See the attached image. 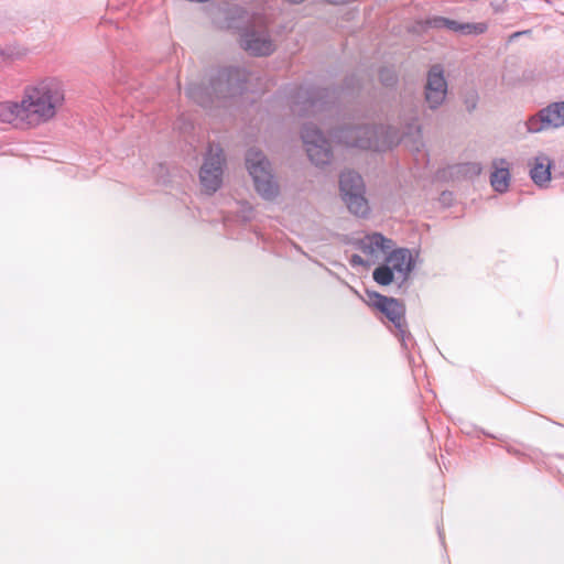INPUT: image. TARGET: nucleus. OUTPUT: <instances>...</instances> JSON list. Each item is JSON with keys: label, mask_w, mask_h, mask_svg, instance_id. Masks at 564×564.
<instances>
[{"label": "nucleus", "mask_w": 564, "mask_h": 564, "mask_svg": "<svg viewBox=\"0 0 564 564\" xmlns=\"http://www.w3.org/2000/svg\"><path fill=\"white\" fill-rule=\"evenodd\" d=\"M380 77H381L382 82H386L383 74H380Z\"/></svg>", "instance_id": "412c9836"}, {"label": "nucleus", "mask_w": 564, "mask_h": 564, "mask_svg": "<svg viewBox=\"0 0 564 564\" xmlns=\"http://www.w3.org/2000/svg\"><path fill=\"white\" fill-rule=\"evenodd\" d=\"M394 273L395 272L392 268L387 263V265H381L375 269L372 276L378 284L389 285L393 282Z\"/></svg>", "instance_id": "f3484780"}, {"label": "nucleus", "mask_w": 564, "mask_h": 564, "mask_svg": "<svg viewBox=\"0 0 564 564\" xmlns=\"http://www.w3.org/2000/svg\"><path fill=\"white\" fill-rule=\"evenodd\" d=\"M246 166L251 175L256 191L265 199L279 194V186L271 174L270 163L262 152L250 149L246 156Z\"/></svg>", "instance_id": "f03ea898"}, {"label": "nucleus", "mask_w": 564, "mask_h": 564, "mask_svg": "<svg viewBox=\"0 0 564 564\" xmlns=\"http://www.w3.org/2000/svg\"><path fill=\"white\" fill-rule=\"evenodd\" d=\"M447 83L444 77L443 68L440 65H434L427 75L425 87V98L431 108L440 106L446 96Z\"/></svg>", "instance_id": "6e6552de"}, {"label": "nucleus", "mask_w": 564, "mask_h": 564, "mask_svg": "<svg viewBox=\"0 0 564 564\" xmlns=\"http://www.w3.org/2000/svg\"><path fill=\"white\" fill-rule=\"evenodd\" d=\"M28 55V50L20 45H11L0 51V65L2 68L22 61Z\"/></svg>", "instance_id": "dca6fc26"}, {"label": "nucleus", "mask_w": 564, "mask_h": 564, "mask_svg": "<svg viewBox=\"0 0 564 564\" xmlns=\"http://www.w3.org/2000/svg\"><path fill=\"white\" fill-rule=\"evenodd\" d=\"M243 50L256 56L269 55L273 52V44L264 32H250L241 41Z\"/></svg>", "instance_id": "9d476101"}, {"label": "nucleus", "mask_w": 564, "mask_h": 564, "mask_svg": "<svg viewBox=\"0 0 564 564\" xmlns=\"http://www.w3.org/2000/svg\"><path fill=\"white\" fill-rule=\"evenodd\" d=\"M65 105V89L56 78H44L24 87L18 101L0 102V121L36 129L54 121Z\"/></svg>", "instance_id": "f257e3e1"}, {"label": "nucleus", "mask_w": 564, "mask_h": 564, "mask_svg": "<svg viewBox=\"0 0 564 564\" xmlns=\"http://www.w3.org/2000/svg\"><path fill=\"white\" fill-rule=\"evenodd\" d=\"M237 75H238V72H237V70H235V72H229V73H228V75H227V83H228V85L231 83L232 77H234V76H237Z\"/></svg>", "instance_id": "a211bd4d"}, {"label": "nucleus", "mask_w": 564, "mask_h": 564, "mask_svg": "<svg viewBox=\"0 0 564 564\" xmlns=\"http://www.w3.org/2000/svg\"><path fill=\"white\" fill-rule=\"evenodd\" d=\"M380 77H381L382 82H386L383 74H380Z\"/></svg>", "instance_id": "5701e85b"}, {"label": "nucleus", "mask_w": 564, "mask_h": 564, "mask_svg": "<svg viewBox=\"0 0 564 564\" xmlns=\"http://www.w3.org/2000/svg\"><path fill=\"white\" fill-rule=\"evenodd\" d=\"M365 303L375 312L382 314L398 329L405 326V306L402 301L382 295L375 291L366 292Z\"/></svg>", "instance_id": "39448f33"}, {"label": "nucleus", "mask_w": 564, "mask_h": 564, "mask_svg": "<svg viewBox=\"0 0 564 564\" xmlns=\"http://www.w3.org/2000/svg\"><path fill=\"white\" fill-rule=\"evenodd\" d=\"M387 263L402 279H406L414 267L412 254L408 249H397L386 258Z\"/></svg>", "instance_id": "9b49d317"}, {"label": "nucleus", "mask_w": 564, "mask_h": 564, "mask_svg": "<svg viewBox=\"0 0 564 564\" xmlns=\"http://www.w3.org/2000/svg\"><path fill=\"white\" fill-rule=\"evenodd\" d=\"M380 77H381L382 82H386L383 74H380Z\"/></svg>", "instance_id": "4be33fe9"}, {"label": "nucleus", "mask_w": 564, "mask_h": 564, "mask_svg": "<svg viewBox=\"0 0 564 564\" xmlns=\"http://www.w3.org/2000/svg\"><path fill=\"white\" fill-rule=\"evenodd\" d=\"M492 173L490 184L495 191L505 193L510 185L509 164L505 159H497L492 162Z\"/></svg>", "instance_id": "f8f14e48"}, {"label": "nucleus", "mask_w": 564, "mask_h": 564, "mask_svg": "<svg viewBox=\"0 0 564 564\" xmlns=\"http://www.w3.org/2000/svg\"><path fill=\"white\" fill-rule=\"evenodd\" d=\"M288 1H289V2H291V3H301V2H303L304 0H288Z\"/></svg>", "instance_id": "aec40b11"}, {"label": "nucleus", "mask_w": 564, "mask_h": 564, "mask_svg": "<svg viewBox=\"0 0 564 564\" xmlns=\"http://www.w3.org/2000/svg\"><path fill=\"white\" fill-rule=\"evenodd\" d=\"M225 156L219 147H210L199 171L202 189L206 194H214L223 184Z\"/></svg>", "instance_id": "20e7f679"}, {"label": "nucleus", "mask_w": 564, "mask_h": 564, "mask_svg": "<svg viewBox=\"0 0 564 564\" xmlns=\"http://www.w3.org/2000/svg\"><path fill=\"white\" fill-rule=\"evenodd\" d=\"M357 245L371 262H377L386 257L393 247L392 240L378 232L365 236L358 240Z\"/></svg>", "instance_id": "1a4fd4ad"}, {"label": "nucleus", "mask_w": 564, "mask_h": 564, "mask_svg": "<svg viewBox=\"0 0 564 564\" xmlns=\"http://www.w3.org/2000/svg\"><path fill=\"white\" fill-rule=\"evenodd\" d=\"M337 140L348 147L379 150L377 131L371 127H354L336 132Z\"/></svg>", "instance_id": "0eeeda50"}, {"label": "nucleus", "mask_w": 564, "mask_h": 564, "mask_svg": "<svg viewBox=\"0 0 564 564\" xmlns=\"http://www.w3.org/2000/svg\"><path fill=\"white\" fill-rule=\"evenodd\" d=\"M433 26L440 28L445 26L448 30L454 32H458L462 34H482L487 31V24L484 22L480 23H459L455 20H449L445 18L435 19L433 21Z\"/></svg>", "instance_id": "ddd939ff"}, {"label": "nucleus", "mask_w": 564, "mask_h": 564, "mask_svg": "<svg viewBox=\"0 0 564 564\" xmlns=\"http://www.w3.org/2000/svg\"><path fill=\"white\" fill-rule=\"evenodd\" d=\"M543 128H560L564 126V101L554 102L539 112Z\"/></svg>", "instance_id": "4468645a"}, {"label": "nucleus", "mask_w": 564, "mask_h": 564, "mask_svg": "<svg viewBox=\"0 0 564 564\" xmlns=\"http://www.w3.org/2000/svg\"><path fill=\"white\" fill-rule=\"evenodd\" d=\"M530 176L539 186L549 183L551 180V160L546 155H538L531 166Z\"/></svg>", "instance_id": "2eb2a0df"}, {"label": "nucleus", "mask_w": 564, "mask_h": 564, "mask_svg": "<svg viewBox=\"0 0 564 564\" xmlns=\"http://www.w3.org/2000/svg\"><path fill=\"white\" fill-rule=\"evenodd\" d=\"M303 143L310 160L316 165H323L330 161L332 151L327 140L319 131L305 127L302 132Z\"/></svg>", "instance_id": "423d86ee"}, {"label": "nucleus", "mask_w": 564, "mask_h": 564, "mask_svg": "<svg viewBox=\"0 0 564 564\" xmlns=\"http://www.w3.org/2000/svg\"><path fill=\"white\" fill-rule=\"evenodd\" d=\"M339 188L348 209L358 217H366L370 207L365 197V184L361 176L352 171L340 175Z\"/></svg>", "instance_id": "7ed1b4c3"}, {"label": "nucleus", "mask_w": 564, "mask_h": 564, "mask_svg": "<svg viewBox=\"0 0 564 564\" xmlns=\"http://www.w3.org/2000/svg\"><path fill=\"white\" fill-rule=\"evenodd\" d=\"M352 262L359 263V262H361V258L359 256H354L352 257Z\"/></svg>", "instance_id": "6ab92c4d"}]
</instances>
